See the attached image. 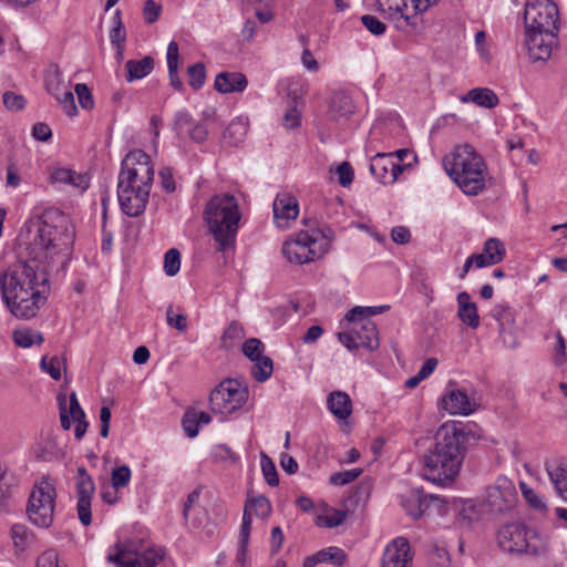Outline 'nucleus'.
Instances as JSON below:
<instances>
[{
  "instance_id": "f03ea898",
  "label": "nucleus",
  "mask_w": 567,
  "mask_h": 567,
  "mask_svg": "<svg viewBox=\"0 0 567 567\" xmlns=\"http://www.w3.org/2000/svg\"><path fill=\"white\" fill-rule=\"evenodd\" d=\"M467 434L455 424H444L435 434V443L423 458L422 476L435 484H451L460 473L466 454Z\"/></svg>"
},
{
  "instance_id": "f257e3e1",
  "label": "nucleus",
  "mask_w": 567,
  "mask_h": 567,
  "mask_svg": "<svg viewBox=\"0 0 567 567\" xmlns=\"http://www.w3.org/2000/svg\"><path fill=\"white\" fill-rule=\"evenodd\" d=\"M0 292L16 318L29 320L35 317L50 295L45 265L31 257L9 266L0 272Z\"/></svg>"
},
{
  "instance_id": "39448f33",
  "label": "nucleus",
  "mask_w": 567,
  "mask_h": 567,
  "mask_svg": "<svg viewBox=\"0 0 567 567\" xmlns=\"http://www.w3.org/2000/svg\"><path fill=\"white\" fill-rule=\"evenodd\" d=\"M449 176L460 189L468 196H476L485 190L487 166L484 158L470 144L458 145L443 161Z\"/></svg>"
},
{
  "instance_id": "58836bf2",
  "label": "nucleus",
  "mask_w": 567,
  "mask_h": 567,
  "mask_svg": "<svg viewBox=\"0 0 567 567\" xmlns=\"http://www.w3.org/2000/svg\"><path fill=\"white\" fill-rule=\"evenodd\" d=\"M252 362L254 365L251 369V374L254 379L258 382L268 380L274 370L272 360L269 357L262 355L256 360H252Z\"/></svg>"
},
{
  "instance_id": "603ef678",
  "label": "nucleus",
  "mask_w": 567,
  "mask_h": 567,
  "mask_svg": "<svg viewBox=\"0 0 567 567\" xmlns=\"http://www.w3.org/2000/svg\"><path fill=\"white\" fill-rule=\"evenodd\" d=\"M264 351L265 344L256 338H250L243 344V353L251 361L262 357Z\"/></svg>"
},
{
  "instance_id": "13d9d810",
  "label": "nucleus",
  "mask_w": 567,
  "mask_h": 567,
  "mask_svg": "<svg viewBox=\"0 0 567 567\" xmlns=\"http://www.w3.org/2000/svg\"><path fill=\"white\" fill-rule=\"evenodd\" d=\"M79 103L82 109L91 110L94 106V101L89 86L84 83H78L74 87Z\"/></svg>"
},
{
  "instance_id": "412c9836",
  "label": "nucleus",
  "mask_w": 567,
  "mask_h": 567,
  "mask_svg": "<svg viewBox=\"0 0 567 567\" xmlns=\"http://www.w3.org/2000/svg\"><path fill=\"white\" fill-rule=\"evenodd\" d=\"M431 502L444 503V501L436 495H426L421 489H412L403 496L402 506L408 515L417 519L425 513Z\"/></svg>"
},
{
  "instance_id": "37998d69",
  "label": "nucleus",
  "mask_w": 567,
  "mask_h": 567,
  "mask_svg": "<svg viewBox=\"0 0 567 567\" xmlns=\"http://www.w3.org/2000/svg\"><path fill=\"white\" fill-rule=\"evenodd\" d=\"M457 316L463 323L472 329H476L480 326L476 303L463 305V307L458 308Z\"/></svg>"
},
{
  "instance_id": "473e14b6",
  "label": "nucleus",
  "mask_w": 567,
  "mask_h": 567,
  "mask_svg": "<svg viewBox=\"0 0 567 567\" xmlns=\"http://www.w3.org/2000/svg\"><path fill=\"white\" fill-rule=\"evenodd\" d=\"M378 10L389 14V19L396 22L399 29H403L401 24L402 13L406 11V0H377Z\"/></svg>"
},
{
  "instance_id": "5701e85b",
  "label": "nucleus",
  "mask_w": 567,
  "mask_h": 567,
  "mask_svg": "<svg viewBox=\"0 0 567 567\" xmlns=\"http://www.w3.org/2000/svg\"><path fill=\"white\" fill-rule=\"evenodd\" d=\"M440 0H406V11H403L401 24L416 31L422 25L421 14Z\"/></svg>"
},
{
  "instance_id": "680f3d73",
  "label": "nucleus",
  "mask_w": 567,
  "mask_h": 567,
  "mask_svg": "<svg viewBox=\"0 0 567 567\" xmlns=\"http://www.w3.org/2000/svg\"><path fill=\"white\" fill-rule=\"evenodd\" d=\"M520 487L525 499L533 508L538 511L546 509L545 502L534 489L529 488L525 483H522Z\"/></svg>"
},
{
  "instance_id": "2eb2a0df",
  "label": "nucleus",
  "mask_w": 567,
  "mask_h": 567,
  "mask_svg": "<svg viewBox=\"0 0 567 567\" xmlns=\"http://www.w3.org/2000/svg\"><path fill=\"white\" fill-rule=\"evenodd\" d=\"M117 198L122 212L130 217H137L145 210L150 192L123 181L117 183Z\"/></svg>"
},
{
  "instance_id": "6e6d98bb",
  "label": "nucleus",
  "mask_w": 567,
  "mask_h": 567,
  "mask_svg": "<svg viewBox=\"0 0 567 567\" xmlns=\"http://www.w3.org/2000/svg\"><path fill=\"white\" fill-rule=\"evenodd\" d=\"M213 458L219 462L237 463L238 455L226 444H218L213 450Z\"/></svg>"
},
{
  "instance_id": "a211bd4d",
  "label": "nucleus",
  "mask_w": 567,
  "mask_h": 567,
  "mask_svg": "<svg viewBox=\"0 0 567 567\" xmlns=\"http://www.w3.org/2000/svg\"><path fill=\"white\" fill-rule=\"evenodd\" d=\"M413 553L409 540L396 537L386 545L380 567H411Z\"/></svg>"
},
{
  "instance_id": "6ab92c4d",
  "label": "nucleus",
  "mask_w": 567,
  "mask_h": 567,
  "mask_svg": "<svg viewBox=\"0 0 567 567\" xmlns=\"http://www.w3.org/2000/svg\"><path fill=\"white\" fill-rule=\"evenodd\" d=\"M442 406L452 415H470L476 410V403L460 389L447 390L442 398Z\"/></svg>"
},
{
  "instance_id": "e433bc0d",
  "label": "nucleus",
  "mask_w": 567,
  "mask_h": 567,
  "mask_svg": "<svg viewBox=\"0 0 567 567\" xmlns=\"http://www.w3.org/2000/svg\"><path fill=\"white\" fill-rule=\"evenodd\" d=\"M244 337H245L244 327L239 322L233 321L225 329V331L220 338V346L225 349H231Z\"/></svg>"
},
{
  "instance_id": "bf43d9fd",
  "label": "nucleus",
  "mask_w": 567,
  "mask_h": 567,
  "mask_svg": "<svg viewBox=\"0 0 567 567\" xmlns=\"http://www.w3.org/2000/svg\"><path fill=\"white\" fill-rule=\"evenodd\" d=\"M162 13V6L154 0H146L143 7V19L147 24L156 22Z\"/></svg>"
},
{
  "instance_id": "7c9ffc66",
  "label": "nucleus",
  "mask_w": 567,
  "mask_h": 567,
  "mask_svg": "<svg viewBox=\"0 0 567 567\" xmlns=\"http://www.w3.org/2000/svg\"><path fill=\"white\" fill-rule=\"evenodd\" d=\"M178 58H179L178 44L175 41H171L167 47V68H168L169 82H171V85L175 90L182 91L184 87V84L177 73Z\"/></svg>"
},
{
  "instance_id": "8fccbe9b",
  "label": "nucleus",
  "mask_w": 567,
  "mask_h": 567,
  "mask_svg": "<svg viewBox=\"0 0 567 567\" xmlns=\"http://www.w3.org/2000/svg\"><path fill=\"white\" fill-rule=\"evenodd\" d=\"M132 472L127 465H121L112 471V486L114 489H120L128 485Z\"/></svg>"
},
{
  "instance_id": "a18cd8bd",
  "label": "nucleus",
  "mask_w": 567,
  "mask_h": 567,
  "mask_svg": "<svg viewBox=\"0 0 567 567\" xmlns=\"http://www.w3.org/2000/svg\"><path fill=\"white\" fill-rule=\"evenodd\" d=\"M188 82L194 90H199L206 80L205 65L197 62L187 69Z\"/></svg>"
},
{
  "instance_id": "ddd939ff",
  "label": "nucleus",
  "mask_w": 567,
  "mask_h": 567,
  "mask_svg": "<svg viewBox=\"0 0 567 567\" xmlns=\"http://www.w3.org/2000/svg\"><path fill=\"white\" fill-rule=\"evenodd\" d=\"M485 499L491 512L504 513L512 509L517 501L514 483L505 476L497 477L494 484L487 486Z\"/></svg>"
},
{
  "instance_id": "2f4dec72",
  "label": "nucleus",
  "mask_w": 567,
  "mask_h": 567,
  "mask_svg": "<svg viewBox=\"0 0 567 567\" xmlns=\"http://www.w3.org/2000/svg\"><path fill=\"white\" fill-rule=\"evenodd\" d=\"M468 101L487 109L495 107L498 104L497 95L492 90L485 87L473 89L466 96L462 97V102Z\"/></svg>"
},
{
  "instance_id": "20e7f679",
  "label": "nucleus",
  "mask_w": 567,
  "mask_h": 567,
  "mask_svg": "<svg viewBox=\"0 0 567 567\" xmlns=\"http://www.w3.org/2000/svg\"><path fill=\"white\" fill-rule=\"evenodd\" d=\"M241 214L237 199L229 194L214 196L206 205L204 220L219 252L234 250Z\"/></svg>"
},
{
  "instance_id": "c756f323",
  "label": "nucleus",
  "mask_w": 567,
  "mask_h": 567,
  "mask_svg": "<svg viewBox=\"0 0 567 567\" xmlns=\"http://www.w3.org/2000/svg\"><path fill=\"white\" fill-rule=\"evenodd\" d=\"M251 530V515L247 511L243 513V520L239 532V542L236 560L244 566L247 561V549Z\"/></svg>"
},
{
  "instance_id": "a19ab883",
  "label": "nucleus",
  "mask_w": 567,
  "mask_h": 567,
  "mask_svg": "<svg viewBox=\"0 0 567 567\" xmlns=\"http://www.w3.org/2000/svg\"><path fill=\"white\" fill-rule=\"evenodd\" d=\"M13 340L16 344L21 348H30L33 344H41L43 342V336L41 332L30 329L16 330L13 332Z\"/></svg>"
},
{
  "instance_id": "774afa93",
  "label": "nucleus",
  "mask_w": 567,
  "mask_h": 567,
  "mask_svg": "<svg viewBox=\"0 0 567 567\" xmlns=\"http://www.w3.org/2000/svg\"><path fill=\"white\" fill-rule=\"evenodd\" d=\"M193 126L192 116L187 112H178L174 118V130L182 133L184 130H190Z\"/></svg>"
},
{
  "instance_id": "052dcab7",
  "label": "nucleus",
  "mask_w": 567,
  "mask_h": 567,
  "mask_svg": "<svg viewBox=\"0 0 567 567\" xmlns=\"http://www.w3.org/2000/svg\"><path fill=\"white\" fill-rule=\"evenodd\" d=\"M491 315L499 323V328H498L499 333H504L505 332V323L512 321L509 308L504 305H496L492 309Z\"/></svg>"
},
{
  "instance_id": "1a4fd4ad",
  "label": "nucleus",
  "mask_w": 567,
  "mask_h": 567,
  "mask_svg": "<svg viewBox=\"0 0 567 567\" xmlns=\"http://www.w3.org/2000/svg\"><path fill=\"white\" fill-rule=\"evenodd\" d=\"M118 181L151 193L154 181V166L151 156L142 150L128 152L122 161Z\"/></svg>"
},
{
  "instance_id": "0eeeda50",
  "label": "nucleus",
  "mask_w": 567,
  "mask_h": 567,
  "mask_svg": "<svg viewBox=\"0 0 567 567\" xmlns=\"http://www.w3.org/2000/svg\"><path fill=\"white\" fill-rule=\"evenodd\" d=\"M333 240L330 227L300 231L295 239L285 241L282 254L289 262L302 265L323 257Z\"/></svg>"
},
{
  "instance_id": "423d86ee",
  "label": "nucleus",
  "mask_w": 567,
  "mask_h": 567,
  "mask_svg": "<svg viewBox=\"0 0 567 567\" xmlns=\"http://www.w3.org/2000/svg\"><path fill=\"white\" fill-rule=\"evenodd\" d=\"M390 306L378 307L357 306L346 315V320L352 326L350 330L338 333V340L349 350L354 351L364 348L373 351L379 348V332L371 317L383 313Z\"/></svg>"
},
{
  "instance_id": "ea45409f",
  "label": "nucleus",
  "mask_w": 567,
  "mask_h": 567,
  "mask_svg": "<svg viewBox=\"0 0 567 567\" xmlns=\"http://www.w3.org/2000/svg\"><path fill=\"white\" fill-rule=\"evenodd\" d=\"M319 556L320 557L318 558L321 561V564L328 563L336 567L342 566L347 560L346 551L336 546H330L319 550Z\"/></svg>"
},
{
  "instance_id": "c85d7f7f",
  "label": "nucleus",
  "mask_w": 567,
  "mask_h": 567,
  "mask_svg": "<svg viewBox=\"0 0 567 567\" xmlns=\"http://www.w3.org/2000/svg\"><path fill=\"white\" fill-rule=\"evenodd\" d=\"M125 79L131 83L136 80L144 79L153 71L154 59L150 55H146L141 60H128L125 64Z\"/></svg>"
},
{
  "instance_id": "5fc2aeb1",
  "label": "nucleus",
  "mask_w": 567,
  "mask_h": 567,
  "mask_svg": "<svg viewBox=\"0 0 567 567\" xmlns=\"http://www.w3.org/2000/svg\"><path fill=\"white\" fill-rule=\"evenodd\" d=\"M361 22L365 29L373 35H383L386 31V24L374 16L364 14L361 17Z\"/></svg>"
},
{
  "instance_id": "338daca9",
  "label": "nucleus",
  "mask_w": 567,
  "mask_h": 567,
  "mask_svg": "<svg viewBox=\"0 0 567 567\" xmlns=\"http://www.w3.org/2000/svg\"><path fill=\"white\" fill-rule=\"evenodd\" d=\"M430 563L433 567H449V553L445 549L435 548L430 554Z\"/></svg>"
},
{
  "instance_id": "864d4df0",
  "label": "nucleus",
  "mask_w": 567,
  "mask_h": 567,
  "mask_svg": "<svg viewBox=\"0 0 567 567\" xmlns=\"http://www.w3.org/2000/svg\"><path fill=\"white\" fill-rule=\"evenodd\" d=\"M361 474V468H352L332 474L329 481L332 485L343 486L355 481Z\"/></svg>"
},
{
  "instance_id": "c03bdc74",
  "label": "nucleus",
  "mask_w": 567,
  "mask_h": 567,
  "mask_svg": "<svg viewBox=\"0 0 567 567\" xmlns=\"http://www.w3.org/2000/svg\"><path fill=\"white\" fill-rule=\"evenodd\" d=\"M11 537L13 539V544L17 548L24 549L33 534L29 530V528L23 524H14L11 527Z\"/></svg>"
},
{
  "instance_id": "aec40b11",
  "label": "nucleus",
  "mask_w": 567,
  "mask_h": 567,
  "mask_svg": "<svg viewBox=\"0 0 567 567\" xmlns=\"http://www.w3.org/2000/svg\"><path fill=\"white\" fill-rule=\"evenodd\" d=\"M299 214L298 200L293 196L277 195L274 202V218L279 228H287Z\"/></svg>"
},
{
  "instance_id": "e2e57ef3",
  "label": "nucleus",
  "mask_w": 567,
  "mask_h": 567,
  "mask_svg": "<svg viewBox=\"0 0 567 567\" xmlns=\"http://www.w3.org/2000/svg\"><path fill=\"white\" fill-rule=\"evenodd\" d=\"M25 100L22 95L13 92L3 94V104L10 111H20L24 107Z\"/></svg>"
},
{
  "instance_id": "69168bd1",
  "label": "nucleus",
  "mask_w": 567,
  "mask_h": 567,
  "mask_svg": "<svg viewBox=\"0 0 567 567\" xmlns=\"http://www.w3.org/2000/svg\"><path fill=\"white\" fill-rule=\"evenodd\" d=\"M37 567H61L58 553L53 549L44 551L38 557Z\"/></svg>"
},
{
  "instance_id": "4c0bfd02",
  "label": "nucleus",
  "mask_w": 567,
  "mask_h": 567,
  "mask_svg": "<svg viewBox=\"0 0 567 567\" xmlns=\"http://www.w3.org/2000/svg\"><path fill=\"white\" fill-rule=\"evenodd\" d=\"M45 85H47L48 92L50 94H52L58 100V102L60 103V105L63 107L64 112L69 116L76 115L78 110H76V105L74 102V95L71 91H69V90H63L62 92H59L58 90L53 91L51 89L50 82H47Z\"/></svg>"
},
{
  "instance_id": "f3484780",
  "label": "nucleus",
  "mask_w": 567,
  "mask_h": 567,
  "mask_svg": "<svg viewBox=\"0 0 567 567\" xmlns=\"http://www.w3.org/2000/svg\"><path fill=\"white\" fill-rule=\"evenodd\" d=\"M94 492L95 485L92 476L85 467H79L76 475V512L80 522L84 526H89L92 522L91 503Z\"/></svg>"
},
{
  "instance_id": "a878e982",
  "label": "nucleus",
  "mask_w": 567,
  "mask_h": 567,
  "mask_svg": "<svg viewBox=\"0 0 567 567\" xmlns=\"http://www.w3.org/2000/svg\"><path fill=\"white\" fill-rule=\"evenodd\" d=\"M52 183L70 185L79 188L81 192L90 186V177L87 174L78 173L70 168H55L50 175Z\"/></svg>"
},
{
  "instance_id": "393cba45",
  "label": "nucleus",
  "mask_w": 567,
  "mask_h": 567,
  "mask_svg": "<svg viewBox=\"0 0 567 567\" xmlns=\"http://www.w3.org/2000/svg\"><path fill=\"white\" fill-rule=\"evenodd\" d=\"M248 81L240 72H220L215 79V89L220 93H235L246 90Z\"/></svg>"
},
{
  "instance_id": "dca6fc26",
  "label": "nucleus",
  "mask_w": 567,
  "mask_h": 567,
  "mask_svg": "<svg viewBox=\"0 0 567 567\" xmlns=\"http://www.w3.org/2000/svg\"><path fill=\"white\" fill-rule=\"evenodd\" d=\"M558 32L525 31V47L532 62H546L557 45Z\"/></svg>"
},
{
  "instance_id": "cd10ccee",
  "label": "nucleus",
  "mask_w": 567,
  "mask_h": 567,
  "mask_svg": "<svg viewBox=\"0 0 567 567\" xmlns=\"http://www.w3.org/2000/svg\"><path fill=\"white\" fill-rule=\"evenodd\" d=\"M164 550L156 547H147L134 554L130 553L128 561L125 563L126 567H155L164 558Z\"/></svg>"
},
{
  "instance_id": "79ce46f5",
  "label": "nucleus",
  "mask_w": 567,
  "mask_h": 567,
  "mask_svg": "<svg viewBox=\"0 0 567 567\" xmlns=\"http://www.w3.org/2000/svg\"><path fill=\"white\" fill-rule=\"evenodd\" d=\"M483 252L489 257L491 262H501L505 256V246L497 238H489L485 241Z\"/></svg>"
},
{
  "instance_id": "c9c22d12",
  "label": "nucleus",
  "mask_w": 567,
  "mask_h": 567,
  "mask_svg": "<svg viewBox=\"0 0 567 567\" xmlns=\"http://www.w3.org/2000/svg\"><path fill=\"white\" fill-rule=\"evenodd\" d=\"M244 511L265 519L271 514L272 507L266 496H257L246 502Z\"/></svg>"
},
{
  "instance_id": "f8f14e48",
  "label": "nucleus",
  "mask_w": 567,
  "mask_h": 567,
  "mask_svg": "<svg viewBox=\"0 0 567 567\" xmlns=\"http://www.w3.org/2000/svg\"><path fill=\"white\" fill-rule=\"evenodd\" d=\"M498 546L511 554H536L537 547L532 542L527 527L523 524H507L497 533Z\"/></svg>"
},
{
  "instance_id": "3c124183",
  "label": "nucleus",
  "mask_w": 567,
  "mask_h": 567,
  "mask_svg": "<svg viewBox=\"0 0 567 567\" xmlns=\"http://www.w3.org/2000/svg\"><path fill=\"white\" fill-rule=\"evenodd\" d=\"M260 465H261L262 475H264L266 482L272 487L277 486L279 484V477H278L276 466H275L274 462L271 461V458L268 457L267 455H262Z\"/></svg>"
},
{
  "instance_id": "72a5a7b5",
  "label": "nucleus",
  "mask_w": 567,
  "mask_h": 567,
  "mask_svg": "<svg viewBox=\"0 0 567 567\" xmlns=\"http://www.w3.org/2000/svg\"><path fill=\"white\" fill-rule=\"evenodd\" d=\"M391 155L378 153L370 163V172L382 184H388L390 174Z\"/></svg>"
},
{
  "instance_id": "de8ad7c7",
  "label": "nucleus",
  "mask_w": 567,
  "mask_h": 567,
  "mask_svg": "<svg viewBox=\"0 0 567 567\" xmlns=\"http://www.w3.org/2000/svg\"><path fill=\"white\" fill-rule=\"evenodd\" d=\"M181 268V252L176 248H171L164 257V271L167 276H175Z\"/></svg>"
},
{
  "instance_id": "4d7b16f0",
  "label": "nucleus",
  "mask_w": 567,
  "mask_h": 567,
  "mask_svg": "<svg viewBox=\"0 0 567 567\" xmlns=\"http://www.w3.org/2000/svg\"><path fill=\"white\" fill-rule=\"evenodd\" d=\"M166 322L171 328H174L179 332H185L188 328L187 316L182 313L175 315L172 306L166 310Z\"/></svg>"
},
{
  "instance_id": "9b49d317",
  "label": "nucleus",
  "mask_w": 567,
  "mask_h": 567,
  "mask_svg": "<svg viewBox=\"0 0 567 567\" xmlns=\"http://www.w3.org/2000/svg\"><path fill=\"white\" fill-rule=\"evenodd\" d=\"M525 31H559V11L550 0H528L524 12Z\"/></svg>"
},
{
  "instance_id": "bb28decb",
  "label": "nucleus",
  "mask_w": 567,
  "mask_h": 567,
  "mask_svg": "<svg viewBox=\"0 0 567 567\" xmlns=\"http://www.w3.org/2000/svg\"><path fill=\"white\" fill-rule=\"evenodd\" d=\"M327 408L338 420H347L352 413V401L348 393L333 391L327 398Z\"/></svg>"
},
{
  "instance_id": "b1692460",
  "label": "nucleus",
  "mask_w": 567,
  "mask_h": 567,
  "mask_svg": "<svg viewBox=\"0 0 567 567\" xmlns=\"http://www.w3.org/2000/svg\"><path fill=\"white\" fill-rule=\"evenodd\" d=\"M353 110L354 105L351 96L344 92H336L330 99L327 116L330 121L340 122L348 118Z\"/></svg>"
},
{
  "instance_id": "9d476101",
  "label": "nucleus",
  "mask_w": 567,
  "mask_h": 567,
  "mask_svg": "<svg viewBox=\"0 0 567 567\" xmlns=\"http://www.w3.org/2000/svg\"><path fill=\"white\" fill-rule=\"evenodd\" d=\"M56 491L44 481L35 485L29 496L27 514L30 522L41 528H48L53 523Z\"/></svg>"
},
{
  "instance_id": "09e8293b",
  "label": "nucleus",
  "mask_w": 567,
  "mask_h": 567,
  "mask_svg": "<svg viewBox=\"0 0 567 567\" xmlns=\"http://www.w3.org/2000/svg\"><path fill=\"white\" fill-rule=\"evenodd\" d=\"M41 369L43 371H45L47 373L50 374V377L58 381L61 379V367L64 365L65 367V361L64 360H61L60 358L58 357H52L51 359L48 360L47 357H43L41 359Z\"/></svg>"
},
{
  "instance_id": "7ed1b4c3",
  "label": "nucleus",
  "mask_w": 567,
  "mask_h": 567,
  "mask_svg": "<svg viewBox=\"0 0 567 567\" xmlns=\"http://www.w3.org/2000/svg\"><path fill=\"white\" fill-rule=\"evenodd\" d=\"M35 234L30 243V256L50 265L55 257L64 262L74 243V229L70 219L58 208H47L32 221Z\"/></svg>"
},
{
  "instance_id": "f704fd0d",
  "label": "nucleus",
  "mask_w": 567,
  "mask_h": 567,
  "mask_svg": "<svg viewBox=\"0 0 567 567\" xmlns=\"http://www.w3.org/2000/svg\"><path fill=\"white\" fill-rule=\"evenodd\" d=\"M247 134V126L241 121H233L223 133V141L231 146L239 145Z\"/></svg>"
},
{
  "instance_id": "6e6552de",
  "label": "nucleus",
  "mask_w": 567,
  "mask_h": 567,
  "mask_svg": "<svg viewBox=\"0 0 567 567\" xmlns=\"http://www.w3.org/2000/svg\"><path fill=\"white\" fill-rule=\"evenodd\" d=\"M248 396L247 384L236 379H227L210 392V409L214 413L230 415L244 406Z\"/></svg>"
},
{
  "instance_id": "49530a36",
  "label": "nucleus",
  "mask_w": 567,
  "mask_h": 567,
  "mask_svg": "<svg viewBox=\"0 0 567 567\" xmlns=\"http://www.w3.org/2000/svg\"><path fill=\"white\" fill-rule=\"evenodd\" d=\"M347 513L343 511L333 509L331 514L319 515L317 517V525L320 527L333 528L344 523Z\"/></svg>"
},
{
  "instance_id": "0e129e2a",
  "label": "nucleus",
  "mask_w": 567,
  "mask_h": 567,
  "mask_svg": "<svg viewBox=\"0 0 567 567\" xmlns=\"http://www.w3.org/2000/svg\"><path fill=\"white\" fill-rule=\"evenodd\" d=\"M339 184L343 187L349 186L353 181V169L348 162L341 163L337 168Z\"/></svg>"
},
{
  "instance_id": "4be33fe9",
  "label": "nucleus",
  "mask_w": 567,
  "mask_h": 567,
  "mask_svg": "<svg viewBox=\"0 0 567 567\" xmlns=\"http://www.w3.org/2000/svg\"><path fill=\"white\" fill-rule=\"evenodd\" d=\"M545 470L557 494L567 499V463L563 458L546 460Z\"/></svg>"
},
{
  "instance_id": "4468645a",
  "label": "nucleus",
  "mask_w": 567,
  "mask_h": 567,
  "mask_svg": "<svg viewBox=\"0 0 567 567\" xmlns=\"http://www.w3.org/2000/svg\"><path fill=\"white\" fill-rule=\"evenodd\" d=\"M58 403L60 410V422L63 430L71 427V420L75 423L74 436L81 440L89 426L85 420V413L81 408L75 392H72L69 398V408H66V395L59 394Z\"/></svg>"
}]
</instances>
